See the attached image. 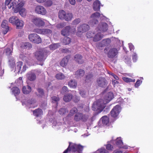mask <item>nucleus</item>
I'll return each instance as SVG.
<instances>
[{
    "mask_svg": "<svg viewBox=\"0 0 153 153\" xmlns=\"http://www.w3.org/2000/svg\"><path fill=\"white\" fill-rule=\"evenodd\" d=\"M12 0H6L5 5L6 7L11 8V7L14 9V12L16 13L19 12L20 14L22 17L25 16L26 14L25 9L22 7L25 4L24 1H22L18 4L16 1L14 0L12 2L11 1Z\"/></svg>",
    "mask_w": 153,
    "mask_h": 153,
    "instance_id": "1",
    "label": "nucleus"
},
{
    "mask_svg": "<svg viewBox=\"0 0 153 153\" xmlns=\"http://www.w3.org/2000/svg\"><path fill=\"white\" fill-rule=\"evenodd\" d=\"M83 147L81 145H78L75 144H71L70 143L69 145L63 153H67L68 151H71L76 153H81L83 150Z\"/></svg>",
    "mask_w": 153,
    "mask_h": 153,
    "instance_id": "2",
    "label": "nucleus"
},
{
    "mask_svg": "<svg viewBox=\"0 0 153 153\" xmlns=\"http://www.w3.org/2000/svg\"><path fill=\"white\" fill-rule=\"evenodd\" d=\"M9 21L13 25H15L17 29H21L24 25V22L19 19L16 16H13L10 17Z\"/></svg>",
    "mask_w": 153,
    "mask_h": 153,
    "instance_id": "3",
    "label": "nucleus"
},
{
    "mask_svg": "<svg viewBox=\"0 0 153 153\" xmlns=\"http://www.w3.org/2000/svg\"><path fill=\"white\" fill-rule=\"evenodd\" d=\"M105 105L104 100L100 99L94 102L92 105V108L94 111H97L99 110L101 111L105 108Z\"/></svg>",
    "mask_w": 153,
    "mask_h": 153,
    "instance_id": "4",
    "label": "nucleus"
},
{
    "mask_svg": "<svg viewBox=\"0 0 153 153\" xmlns=\"http://www.w3.org/2000/svg\"><path fill=\"white\" fill-rule=\"evenodd\" d=\"M105 16L102 14H100L98 12H96L93 13L90 17V21L89 22V24L94 25L97 24L98 21L97 19L100 18V19Z\"/></svg>",
    "mask_w": 153,
    "mask_h": 153,
    "instance_id": "5",
    "label": "nucleus"
},
{
    "mask_svg": "<svg viewBox=\"0 0 153 153\" xmlns=\"http://www.w3.org/2000/svg\"><path fill=\"white\" fill-rule=\"evenodd\" d=\"M76 29L75 27H71L69 26H67L61 31V34L64 36H68L74 33Z\"/></svg>",
    "mask_w": 153,
    "mask_h": 153,
    "instance_id": "6",
    "label": "nucleus"
},
{
    "mask_svg": "<svg viewBox=\"0 0 153 153\" xmlns=\"http://www.w3.org/2000/svg\"><path fill=\"white\" fill-rule=\"evenodd\" d=\"M121 108L119 105H117L114 107L111 111V115L113 117H117L121 111Z\"/></svg>",
    "mask_w": 153,
    "mask_h": 153,
    "instance_id": "7",
    "label": "nucleus"
},
{
    "mask_svg": "<svg viewBox=\"0 0 153 153\" xmlns=\"http://www.w3.org/2000/svg\"><path fill=\"white\" fill-rule=\"evenodd\" d=\"M23 63L21 61L17 62L15 67V71H17L18 73L21 72L22 73L23 72L25 71L26 70V66L25 65L23 66V68L21 69V67Z\"/></svg>",
    "mask_w": 153,
    "mask_h": 153,
    "instance_id": "8",
    "label": "nucleus"
},
{
    "mask_svg": "<svg viewBox=\"0 0 153 153\" xmlns=\"http://www.w3.org/2000/svg\"><path fill=\"white\" fill-rule=\"evenodd\" d=\"M97 82L99 86L102 87H105L107 84L106 79L102 77H100L98 78Z\"/></svg>",
    "mask_w": 153,
    "mask_h": 153,
    "instance_id": "9",
    "label": "nucleus"
},
{
    "mask_svg": "<svg viewBox=\"0 0 153 153\" xmlns=\"http://www.w3.org/2000/svg\"><path fill=\"white\" fill-rule=\"evenodd\" d=\"M89 26L88 25L84 24L80 25L78 27V32L83 33L88 31L89 30Z\"/></svg>",
    "mask_w": 153,
    "mask_h": 153,
    "instance_id": "10",
    "label": "nucleus"
},
{
    "mask_svg": "<svg viewBox=\"0 0 153 153\" xmlns=\"http://www.w3.org/2000/svg\"><path fill=\"white\" fill-rule=\"evenodd\" d=\"M47 52L45 50H42L39 51V61H43L46 57Z\"/></svg>",
    "mask_w": 153,
    "mask_h": 153,
    "instance_id": "11",
    "label": "nucleus"
},
{
    "mask_svg": "<svg viewBox=\"0 0 153 153\" xmlns=\"http://www.w3.org/2000/svg\"><path fill=\"white\" fill-rule=\"evenodd\" d=\"M8 22L7 20H4L3 21L2 24V27L4 29L3 30V33L4 34H5L9 30V27L7 24Z\"/></svg>",
    "mask_w": 153,
    "mask_h": 153,
    "instance_id": "12",
    "label": "nucleus"
},
{
    "mask_svg": "<svg viewBox=\"0 0 153 153\" xmlns=\"http://www.w3.org/2000/svg\"><path fill=\"white\" fill-rule=\"evenodd\" d=\"M113 94L112 92H109L105 97V100H104V103L105 104L108 103L113 98Z\"/></svg>",
    "mask_w": 153,
    "mask_h": 153,
    "instance_id": "13",
    "label": "nucleus"
},
{
    "mask_svg": "<svg viewBox=\"0 0 153 153\" xmlns=\"http://www.w3.org/2000/svg\"><path fill=\"white\" fill-rule=\"evenodd\" d=\"M28 37L29 40L35 43L37 42L38 37L36 34L33 33L30 34L29 35Z\"/></svg>",
    "mask_w": 153,
    "mask_h": 153,
    "instance_id": "14",
    "label": "nucleus"
},
{
    "mask_svg": "<svg viewBox=\"0 0 153 153\" xmlns=\"http://www.w3.org/2000/svg\"><path fill=\"white\" fill-rule=\"evenodd\" d=\"M117 53V51L116 48H112L109 50L108 54V56L109 58H112L116 56Z\"/></svg>",
    "mask_w": 153,
    "mask_h": 153,
    "instance_id": "15",
    "label": "nucleus"
},
{
    "mask_svg": "<svg viewBox=\"0 0 153 153\" xmlns=\"http://www.w3.org/2000/svg\"><path fill=\"white\" fill-rule=\"evenodd\" d=\"M27 79L30 81H33L36 79V76L35 74L32 72H29L27 75Z\"/></svg>",
    "mask_w": 153,
    "mask_h": 153,
    "instance_id": "16",
    "label": "nucleus"
},
{
    "mask_svg": "<svg viewBox=\"0 0 153 153\" xmlns=\"http://www.w3.org/2000/svg\"><path fill=\"white\" fill-rule=\"evenodd\" d=\"M31 91V87L29 85L24 86L22 88L23 93L26 94H29Z\"/></svg>",
    "mask_w": 153,
    "mask_h": 153,
    "instance_id": "17",
    "label": "nucleus"
},
{
    "mask_svg": "<svg viewBox=\"0 0 153 153\" xmlns=\"http://www.w3.org/2000/svg\"><path fill=\"white\" fill-rule=\"evenodd\" d=\"M108 25L105 23H101L99 26V29L103 32H105L107 30Z\"/></svg>",
    "mask_w": 153,
    "mask_h": 153,
    "instance_id": "18",
    "label": "nucleus"
},
{
    "mask_svg": "<svg viewBox=\"0 0 153 153\" xmlns=\"http://www.w3.org/2000/svg\"><path fill=\"white\" fill-rule=\"evenodd\" d=\"M100 3L99 1L96 0L94 2L93 8L95 11H98L100 10Z\"/></svg>",
    "mask_w": 153,
    "mask_h": 153,
    "instance_id": "19",
    "label": "nucleus"
},
{
    "mask_svg": "<svg viewBox=\"0 0 153 153\" xmlns=\"http://www.w3.org/2000/svg\"><path fill=\"white\" fill-rule=\"evenodd\" d=\"M52 31L47 29H39V34H49L52 33Z\"/></svg>",
    "mask_w": 153,
    "mask_h": 153,
    "instance_id": "20",
    "label": "nucleus"
},
{
    "mask_svg": "<svg viewBox=\"0 0 153 153\" xmlns=\"http://www.w3.org/2000/svg\"><path fill=\"white\" fill-rule=\"evenodd\" d=\"M103 37V35L100 33H98L95 34L93 37V41L94 42H97L100 40Z\"/></svg>",
    "mask_w": 153,
    "mask_h": 153,
    "instance_id": "21",
    "label": "nucleus"
},
{
    "mask_svg": "<svg viewBox=\"0 0 153 153\" xmlns=\"http://www.w3.org/2000/svg\"><path fill=\"white\" fill-rule=\"evenodd\" d=\"M85 74L84 70L82 69H79L75 73V75L77 78H80L82 77Z\"/></svg>",
    "mask_w": 153,
    "mask_h": 153,
    "instance_id": "22",
    "label": "nucleus"
},
{
    "mask_svg": "<svg viewBox=\"0 0 153 153\" xmlns=\"http://www.w3.org/2000/svg\"><path fill=\"white\" fill-rule=\"evenodd\" d=\"M69 57L67 56L64 57L60 62V65L63 67L65 66L68 62Z\"/></svg>",
    "mask_w": 153,
    "mask_h": 153,
    "instance_id": "23",
    "label": "nucleus"
},
{
    "mask_svg": "<svg viewBox=\"0 0 153 153\" xmlns=\"http://www.w3.org/2000/svg\"><path fill=\"white\" fill-rule=\"evenodd\" d=\"M82 59V56L79 54L75 55L74 57V60L80 64H82L83 62Z\"/></svg>",
    "mask_w": 153,
    "mask_h": 153,
    "instance_id": "24",
    "label": "nucleus"
},
{
    "mask_svg": "<svg viewBox=\"0 0 153 153\" xmlns=\"http://www.w3.org/2000/svg\"><path fill=\"white\" fill-rule=\"evenodd\" d=\"M73 98V95L71 94H68L65 95L63 97V100L65 102H69Z\"/></svg>",
    "mask_w": 153,
    "mask_h": 153,
    "instance_id": "25",
    "label": "nucleus"
},
{
    "mask_svg": "<svg viewBox=\"0 0 153 153\" xmlns=\"http://www.w3.org/2000/svg\"><path fill=\"white\" fill-rule=\"evenodd\" d=\"M68 85L71 88H75L77 86V83L75 80H72L69 82Z\"/></svg>",
    "mask_w": 153,
    "mask_h": 153,
    "instance_id": "26",
    "label": "nucleus"
},
{
    "mask_svg": "<svg viewBox=\"0 0 153 153\" xmlns=\"http://www.w3.org/2000/svg\"><path fill=\"white\" fill-rule=\"evenodd\" d=\"M73 17L72 14L71 13H66L64 19L66 21H71Z\"/></svg>",
    "mask_w": 153,
    "mask_h": 153,
    "instance_id": "27",
    "label": "nucleus"
},
{
    "mask_svg": "<svg viewBox=\"0 0 153 153\" xmlns=\"http://www.w3.org/2000/svg\"><path fill=\"white\" fill-rule=\"evenodd\" d=\"M66 13L63 10H60L58 13V16L59 19H64Z\"/></svg>",
    "mask_w": 153,
    "mask_h": 153,
    "instance_id": "28",
    "label": "nucleus"
},
{
    "mask_svg": "<svg viewBox=\"0 0 153 153\" xmlns=\"http://www.w3.org/2000/svg\"><path fill=\"white\" fill-rule=\"evenodd\" d=\"M102 121V123L104 125H107L109 123V120L108 117L105 116L103 117L101 119Z\"/></svg>",
    "mask_w": 153,
    "mask_h": 153,
    "instance_id": "29",
    "label": "nucleus"
},
{
    "mask_svg": "<svg viewBox=\"0 0 153 153\" xmlns=\"http://www.w3.org/2000/svg\"><path fill=\"white\" fill-rule=\"evenodd\" d=\"M12 92L13 94L15 95L19 94L20 92V91L17 87H14L12 89Z\"/></svg>",
    "mask_w": 153,
    "mask_h": 153,
    "instance_id": "30",
    "label": "nucleus"
},
{
    "mask_svg": "<svg viewBox=\"0 0 153 153\" xmlns=\"http://www.w3.org/2000/svg\"><path fill=\"white\" fill-rule=\"evenodd\" d=\"M46 13V11L44 7L42 6H39V14L44 15Z\"/></svg>",
    "mask_w": 153,
    "mask_h": 153,
    "instance_id": "31",
    "label": "nucleus"
},
{
    "mask_svg": "<svg viewBox=\"0 0 153 153\" xmlns=\"http://www.w3.org/2000/svg\"><path fill=\"white\" fill-rule=\"evenodd\" d=\"M77 111V109L75 107L73 108L70 111L68 115V116L70 117L72 116L74 114L76 113Z\"/></svg>",
    "mask_w": 153,
    "mask_h": 153,
    "instance_id": "32",
    "label": "nucleus"
},
{
    "mask_svg": "<svg viewBox=\"0 0 153 153\" xmlns=\"http://www.w3.org/2000/svg\"><path fill=\"white\" fill-rule=\"evenodd\" d=\"M116 144L119 147H122V146L123 144V142L120 137H118L117 138L116 141Z\"/></svg>",
    "mask_w": 153,
    "mask_h": 153,
    "instance_id": "33",
    "label": "nucleus"
},
{
    "mask_svg": "<svg viewBox=\"0 0 153 153\" xmlns=\"http://www.w3.org/2000/svg\"><path fill=\"white\" fill-rule=\"evenodd\" d=\"M56 78L58 79L62 80L65 78V76L62 73H59L56 75Z\"/></svg>",
    "mask_w": 153,
    "mask_h": 153,
    "instance_id": "34",
    "label": "nucleus"
},
{
    "mask_svg": "<svg viewBox=\"0 0 153 153\" xmlns=\"http://www.w3.org/2000/svg\"><path fill=\"white\" fill-rule=\"evenodd\" d=\"M111 42V40L109 39H104L102 41V46H107L109 45Z\"/></svg>",
    "mask_w": 153,
    "mask_h": 153,
    "instance_id": "35",
    "label": "nucleus"
},
{
    "mask_svg": "<svg viewBox=\"0 0 153 153\" xmlns=\"http://www.w3.org/2000/svg\"><path fill=\"white\" fill-rule=\"evenodd\" d=\"M82 116V114L78 113L75 115L74 119L76 121H78L81 120Z\"/></svg>",
    "mask_w": 153,
    "mask_h": 153,
    "instance_id": "36",
    "label": "nucleus"
},
{
    "mask_svg": "<svg viewBox=\"0 0 153 153\" xmlns=\"http://www.w3.org/2000/svg\"><path fill=\"white\" fill-rule=\"evenodd\" d=\"M71 39L68 37H65L63 40V42L64 45H66L69 44L71 42Z\"/></svg>",
    "mask_w": 153,
    "mask_h": 153,
    "instance_id": "37",
    "label": "nucleus"
},
{
    "mask_svg": "<svg viewBox=\"0 0 153 153\" xmlns=\"http://www.w3.org/2000/svg\"><path fill=\"white\" fill-rule=\"evenodd\" d=\"M68 112V110L65 108H62L59 111V114L61 115H63Z\"/></svg>",
    "mask_w": 153,
    "mask_h": 153,
    "instance_id": "38",
    "label": "nucleus"
},
{
    "mask_svg": "<svg viewBox=\"0 0 153 153\" xmlns=\"http://www.w3.org/2000/svg\"><path fill=\"white\" fill-rule=\"evenodd\" d=\"M123 80L126 82H134L135 81V79H132L126 77H123Z\"/></svg>",
    "mask_w": 153,
    "mask_h": 153,
    "instance_id": "39",
    "label": "nucleus"
},
{
    "mask_svg": "<svg viewBox=\"0 0 153 153\" xmlns=\"http://www.w3.org/2000/svg\"><path fill=\"white\" fill-rule=\"evenodd\" d=\"M60 46L59 44H55L50 45V48L51 49L55 50L59 48Z\"/></svg>",
    "mask_w": 153,
    "mask_h": 153,
    "instance_id": "40",
    "label": "nucleus"
},
{
    "mask_svg": "<svg viewBox=\"0 0 153 153\" xmlns=\"http://www.w3.org/2000/svg\"><path fill=\"white\" fill-rule=\"evenodd\" d=\"M13 49H10L9 48H7L5 49V53L7 55H11Z\"/></svg>",
    "mask_w": 153,
    "mask_h": 153,
    "instance_id": "41",
    "label": "nucleus"
},
{
    "mask_svg": "<svg viewBox=\"0 0 153 153\" xmlns=\"http://www.w3.org/2000/svg\"><path fill=\"white\" fill-rule=\"evenodd\" d=\"M97 152H100V153H108V151L104 149L101 148L98 150L97 151Z\"/></svg>",
    "mask_w": 153,
    "mask_h": 153,
    "instance_id": "42",
    "label": "nucleus"
},
{
    "mask_svg": "<svg viewBox=\"0 0 153 153\" xmlns=\"http://www.w3.org/2000/svg\"><path fill=\"white\" fill-rule=\"evenodd\" d=\"M95 34L94 33L89 32L86 34V36L88 38H93Z\"/></svg>",
    "mask_w": 153,
    "mask_h": 153,
    "instance_id": "43",
    "label": "nucleus"
},
{
    "mask_svg": "<svg viewBox=\"0 0 153 153\" xmlns=\"http://www.w3.org/2000/svg\"><path fill=\"white\" fill-rule=\"evenodd\" d=\"M65 25V23L64 22H62L57 24L56 25V27L57 28H61L63 27Z\"/></svg>",
    "mask_w": 153,
    "mask_h": 153,
    "instance_id": "44",
    "label": "nucleus"
},
{
    "mask_svg": "<svg viewBox=\"0 0 153 153\" xmlns=\"http://www.w3.org/2000/svg\"><path fill=\"white\" fill-rule=\"evenodd\" d=\"M45 24L44 20L39 18V26H44Z\"/></svg>",
    "mask_w": 153,
    "mask_h": 153,
    "instance_id": "45",
    "label": "nucleus"
},
{
    "mask_svg": "<svg viewBox=\"0 0 153 153\" xmlns=\"http://www.w3.org/2000/svg\"><path fill=\"white\" fill-rule=\"evenodd\" d=\"M12 62H11V60H9V64L10 67L12 68H13L14 67V65H15V61L14 60V59L13 58L12 59Z\"/></svg>",
    "mask_w": 153,
    "mask_h": 153,
    "instance_id": "46",
    "label": "nucleus"
},
{
    "mask_svg": "<svg viewBox=\"0 0 153 153\" xmlns=\"http://www.w3.org/2000/svg\"><path fill=\"white\" fill-rule=\"evenodd\" d=\"M132 59L134 62H136L137 59V57L136 53H134L132 55Z\"/></svg>",
    "mask_w": 153,
    "mask_h": 153,
    "instance_id": "47",
    "label": "nucleus"
},
{
    "mask_svg": "<svg viewBox=\"0 0 153 153\" xmlns=\"http://www.w3.org/2000/svg\"><path fill=\"white\" fill-rule=\"evenodd\" d=\"M88 118V115H83L82 114V116L81 117V120L83 121H85Z\"/></svg>",
    "mask_w": 153,
    "mask_h": 153,
    "instance_id": "48",
    "label": "nucleus"
},
{
    "mask_svg": "<svg viewBox=\"0 0 153 153\" xmlns=\"http://www.w3.org/2000/svg\"><path fill=\"white\" fill-rule=\"evenodd\" d=\"M79 94L83 97H85L87 96V94L84 91H80Z\"/></svg>",
    "mask_w": 153,
    "mask_h": 153,
    "instance_id": "49",
    "label": "nucleus"
},
{
    "mask_svg": "<svg viewBox=\"0 0 153 153\" xmlns=\"http://www.w3.org/2000/svg\"><path fill=\"white\" fill-rule=\"evenodd\" d=\"M53 4L51 0H49L46 1L45 3V5L46 6H50Z\"/></svg>",
    "mask_w": 153,
    "mask_h": 153,
    "instance_id": "50",
    "label": "nucleus"
},
{
    "mask_svg": "<svg viewBox=\"0 0 153 153\" xmlns=\"http://www.w3.org/2000/svg\"><path fill=\"white\" fill-rule=\"evenodd\" d=\"M51 98L53 100L52 102H55L56 104H57V102L59 100V98L56 97L54 96L52 97Z\"/></svg>",
    "mask_w": 153,
    "mask_h": 153,
    "instance_id": "51",
    "label": "nucleus"
},
{
    "mask_svg": "<svg viewBox=\"0 0 153 153\" xmlns=\"http://www.w3.org/2000/svg\"><path fill=\"white\" fill-rule=\"evenodd\" d=\"M32 22L35 25H38V20L37 18H33Z\"/></svg>",
    "mask_w": 153,
    "mask_h": 153,
    "instance_id": "52",
    "label": "nucleus"
},
{
    "mask_svg": "<svg viewBox=\"0 0 153 153\" xmlns=\"http://www.w3.org/2000/svg\"><path fill=\"white\" fill-rule=\"evenodd\" d=\"M73 101L75 102H78L80 100V98L79 97L75 96L72 98Z\"/></svg>",
    "mask_w": 153,
    "mask_h": 153,
    "instance_id": "53",
    "label": "nucleus"
},
{
    "mask_svg": "<svg viewBox=\"0 0 153 153\" xmlns=\"http://www.w3.org/2000/svg\"><path fill=\"white\" fill-rule=\"evenodd\" d=\"M80 21V20L79 19H77L74 20L72 23L74 25H76L79 24Z\"/></svg>",
    "mask_w": 153,
    "mask_h": 153,
    "instance_id": "54",
    "label": "nucleus"
},
{
    "mask_svg": "<svg viewBox=\"0 0 153 153\" xmlns=\"http://www.w3.org/2000/svg\"><path fill=\"white\" fill-rule=\"evenodd\" d=\"M106 146V149L108 150H111L113 149V146L109 144H107Z\"/></svg>",
    "mask_w": 153,
    "mask_h": 153,
    "instance_id": "55",
    "label": "nucleus"
},
{
    "mask_svg": "<svg viewBox=\"0 0 153 153\" xmlns=\"http://www.w3.org/2000/svg\"><path fill=\"white\" fill-rule=\"evenodd\" d=\"M24 46L26 48H32V45L29 42L26 43Z\"/></svg>",
    "mask_w": 153,
    "mask_h": 153,
    "instance_id": "56",
    "label": "nucleus"
},
{
    "mask_svg": "<svg viewBox=\"0 0 153 153\" xmlns=\"http://www.w3.org/2000/svg\"><path fill=\"white\" fill-rule=\"evenodd\" d=\"M33 113L34 116L37 117L38 116V109H37L33 111Z\"/></svg>",
    "mask_w": 153,
    "mask_h": 153,
    "instance_id": "57",
    "label": "nucleus"
},
{
    "mask_svg": "<svg viewBox=\"0 0 153 153\" xmlns=\"http://www.w3.org/2000/svg\"><path fill=\"white\" fill-rule=\"evenodd\" d=\"M109 74L111 75V76L113 77L116 80H118L119 79L118 77L115 75L114 74L112 73L111 72H110Z\"/></svg>",
    "mask_w": 153,
    "mask_h": 153,
    "instance_id": "58",
    "label": "nucleus"
},
{
    "mask_svg": "<svg viewBox=\"0 0 153 153\" xmlns=\"http://www.w3.org/2000/svg\"><path fill=\"white\" fill-rule=\"evenodd\" d=\"M39 96H40L41 97H42L44 95V92L43 90L41 89H39Z\"/></svg>",
    "mask_w": 153,
    "mask_h": 153,
    "instance_id": "59",
    "label": "nucleus"
},
{
    "mask_svg": "<svg viewBox=\"0 0 153 153\" xmlns=\"http://www.w3.org/2000/svg\"><path fill=\"white\" fill-rule=\"evenodd\" d=\"M141 82L142 81H140V80H137L135 84V87H137L139 86Z\"/></svg>",
    "mask_w": 153,
    "mask_h": 153,
    "instance_id": "60",
    "label": "nucleus"
},
{
    "mask_svg": "<svg viewBox=\"0 0 153 153\" xmlns=\"http://www.w3.org/2000/svg\"><path fill=\"white\" fill-rule=\"evenodd\" d=\"M68 91V89L67 87L64 86L62 89V92L64 93L65 92Z\"/></svg>",
    "mask_w": 153,
    "mask_h": 153,
    "instance_id": "61",
    "label": "nucleus"
},
{
    "mask_svg": "<svg viewBox=\"0 0 153 153\" xmlns=\"http://www.w3.org/2000/svg\"><path fill=\"white\" fill-rule=\"evenodd\" d=\"M129 45V47L130 49V50L131 51L132 50H134V46L131 43H130L128 44Z\"/></svg>",
    "mask_w": 153,
    "mask_h": 153,
    "instance_id": "62",
    "label": "nucleus"
},
{
    "mask_svg": "<svg viewBox=\"0 0 153 153\" xmlns=\"http://www.w3.org/2000/svg\"><path fill=\"white\" fill-rule=\"evenodd\" d=\"M70 3L72 5H74L75 4V0H68Z\"/></svg>",
    "mask_w": 153,
    "mask_h": 153,
    "instance_id": "63",
    "label": "nucleus"
},
{
    "mask_svg": "<svg viewBox=\"0 0 153 153\" xmlns=\"http://www.w3.org/2000/svg\"><path fill=\"white\" fill-rule=\"evenodd\" d=\"M112 82L113 84L114 85H115L116 84L118 83V82L116 80H112Z\"/></svg>",
    "mask_w": 153,
    "mask_h": 153,
    "instance_id": "64",
    "label": "nucleus"
}]
</instances>
